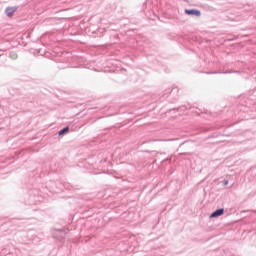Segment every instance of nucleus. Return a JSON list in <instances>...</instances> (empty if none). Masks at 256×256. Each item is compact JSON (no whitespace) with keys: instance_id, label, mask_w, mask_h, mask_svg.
Returning <instances> with one entry per match:
<instances>
[{"instance_id":"nucleus-1","label":"nucleus","mask_w":256,"mask_h":256,"mask_svg":"<svg viewBox=\"0 0 256 256\" xmlns=\"http://www.w3.org/2000/svg\"><path fill=\"white\" fill-rule=\"evenodd\" d=\"M223 213H225V209H223V208L218 209L210 215V219H215L217 217H221V215H223Z\"/></svg>"},{"instance_id":"nucleus-2","label":"nucleus","mask_w":256,"mask_h":256,"mask_svg":"<svg viewBox=\"0 0 256 256\" xmlns=\"http://www.w3.org/2000/svg\"><path fill=\"white\" fill-rule=\"evenodd\" d=\"M185 13H186V15H194L195 17H201V11H199V10H195V9L189 10V9H186Z\"/></svg>"},{"instance_id":"nucleus-3","label":"nucleus","mask_w":256,"mask_h":256,"mask_svg":"<svg viewBox=\"0 0 256 256\" xmlns=\"http://www.w3.org/2000/svg\"><path fill=\"white\" fill-rule=\"evenodd\" d=\"M15 11H17L16 7H8L6 9V14L8 17H13V13H15Z\"/></svg>"},{"instance_id":"nucleus-4","label":"nucleus","mask_w":256,"mask_h":256,"mask_svg":"<svg viewBox=\"0 0 256 256\" xmlns=\"http://www.w3.org/2000/svg\"><path fill=\"white\" fill-rule=\"evenodd\" d=\"M69 132V127H65L63 128L59 133L58 135H65V133H68Z\"/></svg>"}]
</instances>
